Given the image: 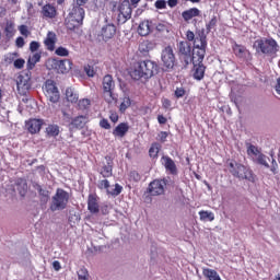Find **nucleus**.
Wrapping results in <instances>:
<instances>
[{"mask_svg": "<svg viewBox=\"0 0 280 280\" xmlns=\"http://www.w3.org/2000/svg\"><path fill=\"white\" fill-rule=\"evenodd\" d=\"M155 73H159V63L147 59L136 62L130 75L133 80H150Z\"/></svg>", "mask_w": 280, "mask_h": 280, "instance_id": "f257e3e1", "label": "nucleus"}, {"mask_svg": "<svg viewBox=\"0 0 280 280\" xmlns=\"http://www.w3.org/2000/svg\"><path fill=\"white\" fill-rule=\"evenodd\" d=\"M254 49H256L257 54H264V56H270V58H277V54H279V43L277 39L269 38H260L254 42Z\"/></svg>", "mask_w": 280, "mask_h": 280, "instance_id": "f03ea898", "label": "nucleus"}, {"mask_svg": "<svg viewBox=\"0 0 280 280\" xmlns=\"http://www.w3.org/2000/svg\"><path fill=\"white\" fill-rule=\"evenodd\" d=\"M228 170L230 174L234 176V178H238V180H249V183H255V174L250 167L232 160L228 164Z\"/></svg>", "mask_w": 280, "mask_h": 280, "instance_id": "7ed1b4c3", "label": "nucleus"}, {"mask_svg": "<svg viewBox=\"0 0 280 280\" xmlns=\"http://www.w3.org/2000/svg\"><path fill=\"white\" fill-rule=\"evenodd\" d=\"M207 54V35L200 33L196 36L192 48V57L190 58L192 65H200L205 60Z\"/></svg>", "mask_w": 280, "mask_h": 280, "instance_id": "20e7f679", "label": "nucleus"}, {"mask_svg": "<svg viewBox=\"0 0 280 280\" xmlns=\"http://www.w3.org/2000/svg\"><path fill=\"white\" fill-rule=\"evenodd\" d=\"M67 205H69V192L62 188H58L52 197L50 211H63Z\"/></svg>", "mask_w": 280, "mask_h": 280, "instance_id": "39448f33", "label": "nucleus"}, {"mask_svg": "<svg viewBox=\"0 0 280 280\" xmlns=\"http://www.w3.org/2000/svg\"><path fill=\"white\" fill-rule=\"evenodd\" d=\"M117 34V26L109 22L108 19H105L104 24L101 25L100 31L97 32L98 40H103L104 43H108V40H113Z\"/></svg>", "mask_w": 280, "mask_h": 280, "instance_id": "423d86ee", "label": "nucleus"}, {"mask_svg": "<svg viewBox=\"0 0 280 280\" xmlns=\"http://www.w3.org/2000/svg\"><path fill=\"white\" fill-rule=\"evenodd\" d=\"M102 84L105 102H107V104H113V102L116 100L115 94L113 93V91H115V80L113 79V75L106 74L103 78Z\"/></svg>", "mask_w": 280, "mask_h": 280, "instance_id": "0eeeda50", "label": "nucleus"}, {"mask_svg": "<svg viewBox=\"0 0 280 280\" xmlns=\"http://www.w3.org/2000/svg\"><path fill=\"white\" fill-rule=\"evenodd\" d=\"M44 93L47 100H49V102L52 104H58V102H60V92L58 91V88L54 81L47 80L45 82Z\"/></svg>", "mask_w": 280, "mask_h": 280, "instance_id": "6e6552de", "label": "nucleus"}, {"mask_svg": "<svg viewBox=\"0 0 280 280\" xmlns=\"http://www.w3.org/2000/svg\"><path fill=\"white\" fill-rule=\"evenodd\" d=\"M162 62L166 69H174L176 65V56L172 46H167L162 50Z\"/></svg>", "mask_w": 280, "mask_h": 280, "instance_id": "1a4fd4ad", "label": "nucleus"}, {"mask_svg": "<svg viewBox=\"0 0 280 280\" xmlns=\"http://www.w3.org/2000/svg\"><path fill=\"white\" fill-rule=\"evenodd\" d=\"M16 86L20 95H27V92L32 89V79L27 74H20L16 79Z\"/></svg>", "mask_w": 280, "mask_h": 280, "instance_id": "9d476101", "label": "nucleus"}, {"mask_svg": "<svg viewBox=\"0 0 280 280\" xmlns=\"http://www.w3.org/2000/svg\"><path fill=\"white\" fill-rule=\"evenodd\" d=\"M165 187H167V180L154 179L149 185V194L151 196H163L165 194Z\"/></svg>", "mask_w": 280, "mask_h": 280, "instance_id": "9b49d317", "label": "nucleus"}, {"mask_svg": "<svg viewBox=\"0 0 280 280\" xmlns=\"http://www.w3.org/2000/svg\"><path fill=\"white\" fill-rule=\"evenodd\" d=\"M106 162H102L100 174L103 178H110L113 176V166L115 165V159L110 155L105 156Z\"/></svg>", "mask_w": 280, "mask_h": 280, "instance_id": "f8f14e48", "label": "nucleus"}, {"mask_svg": "<svg viewBox=\"0 0 280 280\" xmlns=\"http://www.w3.org/2000/svg\"><path fill=\"white\" fill-rule=\"evenodd\" d=\"M118 18L124 19V22L129 21V19L132 18V7L130 5V1L124 0L119 5H118Z\"/></svg>", "mask_w": 280, "mask_h": 280, "instance_id": "ddd939ff", "label": "nucleus"}, {"mask_svg": "<svg viewBox=\"0 0 280 280\" xmlns=\"http://www.w3.org/2000/svg\"><path fill=\"white\" fill-rule=\"evenodd\" d=\"M45 121L38 118H31L25 122V127L31 135H38Z\"/></svg>", "mask_w": 280, "mask_h": 280, "instance_id": "4468645a", "label": "nucleus"}, {"mask_svg": "<svg viewBox=\"0 0 280 280\" xmlns=\"http://www.w3.org/2000/svg\"><path fill=\"white\" fill-rule=\"evenodd\" d=\"M54 67L58 73H68L73 67V62L69 59L54 60Z\"/></svg>", "mask_w": 280, "mask_h": 280, "instance_id": "2eb2a0df", "label": "nucleus"}, {"mask_svg": "<svg viewBox=\"0 0 280 280\" xmlns=\"http://www.w3.org/2000/svg\"><path fill=\"white\" fill-rule=\"evenodd\" d=\"M88 210L90 211V213H100V197H97V195H89Z\"/></svg>", "mask_w": 280, "mask_h": 280, "instance_id": "dca6fc26", "label": "nucleus"}, {"mask_svg": "<svg viewBox=\"0 0 280 280\" xmlns=\"http://www.w3.org/2000/svg\"><path fill=\"white\" fill-rule=\"evenodd\" d=\"M233 54L236 56V58H248L250 56V50L246 48V46L234 43L232 46Z\"/></svg>", "mask_w": 280, "mask_h": 280, "instance_id": "f3484780", "label": "nucleus"}, {"mask_svg": "<svg viewBox=\"0 0 280 280\" xmlns=\"http://www.w3.org/2000/svg\"><path fill=\"white\" fill-rule=\"evenodd\" d=\"M152 22L144 20L138 26V34L139 36H150V34H152Z\"/></svg>", "mask_w": 280, "mask_h": 280, "instance_id": "a211bd4d", "label": "nucleus"}, {"mask_svg": "<svg viewBox=\"0 0 280 280\" xmlns=\"http://www.w3.org/2000/svg\"><path fill=\"white\" fill-rule=\"evenodd\" d=\"M128 130H130V125H128V122H120L113 130V135L114 137H119L120 139H124V137L128 135Z\"/></svg>", "mask_w": 280, "mask_h": 280, "instance_id": "6ab92c4d", "label": "nucleus"}, {"mask_svg": "<svg viewBox=\"0 0 280 280\" xmlns=\"http://www.w3.org/2000/svg\"><path fill=\"white\" fill-rule=\"evenodd\" d=\"M194 68H192V77L195 80H203L205 78V71H207V67H205V63L200 62V63H192Z\"/></svg>", "mask_w": 280, "mask_h": 280, "instance_id": "aec40b11", "label": "nucleus"}, {"mask_svg": "<svg viewBox=\"0 0 280 280\" xmlns=\"http://www.w3.org/2000/svg\"><path fill=\"white\" fill-rule=\"evenodd\" d=\"M56 33L54 32H48L47 36L44 40V45L48 51H54L56 49Z\"/></svg>", "mask_w": 280, "mask_h": 280, "instance_id": "412c9836", "label": "nucleus"}, {"mask_svg": "<svg viewBox=\"0 0 280 280\" xmlns=\"http://www.w3.org/2000/svg\"><path fill=\"white\" fill-rule=\"evenodd\" d=\"M42 14L45 19H56L58 16V10L51 4H45L42 8Z\"/></svg>", "mask_w": 280, "mask_h": 280, "instance_id": "4be33fe9", "label": "nucleus"}, {"mask_svg": "<svg viewBox=\"0 0 280 280\" xmlns=\"http://www.w3.org/2000/svg\"><path fill=\"white\" fill-rule=\"evenodd\" d=\"M163 161L165 170L170 172V174H173V176H176V174H178V168L176 167L174 160L170 156H163Z\"/></svg>", "mask_w": 280, "mask_h": 280, "instance_id": "5701e85b", "label": "nucleus"}, {"mask_svg": "<svg viewBox=\"0 0 280 280\" xmlns=\"http://www.w3.org/2000/svg\"><path fill=\"white\" fill-rule=\"evenodd\" d=\"M84 8L73 5L68 16H72V19L82 23L84 21Z\"/></svg>", "mask_w": 280, "mask_h": 280, "instance_id": "b1692460", "label": "nucleus"}, {"mask_svg": "<svg viewBox=\"0 0 280 280\" xmlns=\"http://www.w3.org/2000/svg\"><path fill=\"white\" fill-rule=\"evenodd\" d=\"M178 51L185 58H191V44L188 42H179L177 44Z\"/></svg>", "mask_w": 280, "mask_h": 280, "instance_id": "393cba45", "label": "nucleus"}, {"mask_svg": "<svg viewBox=\"0 0 280 280\" xmlns=\"http://www.w3.org/2000/svg\"><path fill=\"white\" fill-rule=\"evenodd\" d=\"M196 16H200V10L198 8H191L182 13V19H184L186 23H189L191 19H196Z\"/></svg>", "mask_w": 280, "mask_h": 280, "instance_id": "a878e982", "label": "nucleus"}, {"mask_svg": "<svg viewBox=\"0 0 280 280\" xmlns=\"http://www.w3.org/2000/svg\"><path fill=\"white\" fill-rule=\"evenodd\" d=\"M65 25L67 27V30H70L71 32H73V30L80 27V25H82V22H79V20H75V18L68 15L65 20Z\"/></svg>", "mask_w": 280, "mask_h": 280, "instance_id": "bb28decb", "label": "nucleus"}, {"mask_svg": "<svg viewBox=\"0 0 280 280\" xmlns=\"http://www.w3.org/2000/svg\"><path fill=\"white\" fill-rule=\"evenodd\" d=\"M156 48V43L152 42V40H143L140 45H139V51H141V54H148L149 51H152V49Z\"/></svg>", "mask_w": 280, "mask_h": 280, "instance_id": "cd10ccee", "label": "nucleus"}, {"mask_svg": "<svg viewBox=\"0 0 280 280\" xmlns=\"http://www.w3.org/2000/svg\"><path fill=\"white\" fill-rule=\"evenodd\" d=\"M202 276L206 280H217L220 277V273L215 269L202 267Z\"/></svg>", "mask_w": 280, "mask_h": 280, "instance_id": "c85d7f7f", "label": "nucleus"}, {"mask_svg": "<svg viewBox=\"0 0 280 280\" xmlns=\"http://www.w3.org/2000/svg\"><path fill=\"white\" fill-rule=\"evenodd\" d=\"M66 98H67V102H70L71 104H77L78 100H80V96L78 95V93L73 88H67Z\"/></svg>", "mask_w": 280, "mask_h": 280, "instance_id": "c756f323", "label": "nucleus"}, {"mask_svg": "<svg viewBox=\"0 0 280 280\" xmlns=\"http://www.w3.org/2000/svg\"><path fill=\"white\" fill-rule=\"evenodd\" d=\"M15 185L18 187L20 196H25L27 194V180L23 178H18Z\"/></svg>", "mask_w": 280, "mask_h": 280, "instance_id": "7c9ffc66", "label": "nucleus"}, {"mask_svg": "<svg viewBox=\"0 0 280 280\" xmlns=\"http://www.w3.org/2000/svg\"><path fill=\"white\" fill-rule=\"evenodd\" d=\"M159 152H161V144L159 142H153L149 149V156L151 159H159Z\"/></svg>", "mask_w": 280, "mask_h": 280, "instance_id": "2f4dec72", "label": "nucleus"}, {"mask_svg": "<svg viewBox=\"0 0 280 280\" xmlns=\"http://www.w3.org/2000/svg\"><path fill=\"white\" fill-rule=\"evenodd\" d=\"M199 218H200L201 222H207V220L209 222H213V220H215V214H213V212H210L207 210H201V211H199Z\"/></svg>", "mask_w": 280, "mask_h": 280, "instance_id": "473e14b6", "label": "nucleus"}, {"mask_svg": "<svg viewBox=\"0 0 280 280\" xmlns=\"http://www.w3.org/2000/svg\"><path fill=\"white\" fill-rule=\"evenodd\" d=\"M46 133L48 137H58L60 135V127L58 125H48Z\"/></svg>", "mask_w": 280, "mask_h": 280, "instance_id": "72a5a7b5", "label": "nucleus"}, {"mask_svg": "<svg viewBox=\"0 0 280 280\" xmlns=\"http://www.w3.org/2000/svg\"><path fill=\"white\" fill-rule=\"evenodd\" d=\"M72 126H74V128H83L86 126V116H77L73 118Z\"/></svg>", "mask_w": 280, "mask_h": 280, "instance_id": "f704fd0d", "label": "nucleus"}, {"mask_svg": "<svg viewBox=\"0 0 280 280\" xmlns=\"http://www.w3.org/2000/svg\"><path fill=\"white\" fill-rule=\"evenodd\" d=\"M130 106H132V101L128 96H125L120 103L119 112L124 114Z\"/></svg>", "mask_w": 280, "mask_h": 280, "instance_id": "c9c22d12", "label": "nucleus"}, {"mask_svg": "<svg viewBox=\"0 0 280 280\" xmlns=\"http://www.w3.org/2000/svg\"><path fill=\"white\" fill-rule=\"evenodd\" d=\"M247 154L248 156H252L253 159H255L261 154V151H259V149L255 147V144H248Z\"/></svg>", "mask_w": 280, "mask_h": 280, "instance_id": "e433bc0d", "label": "nucleus"}, {"mask_svg": "<svg viewBox=\"0 0 280 280\" xmlns=\"http://www.w3.org/2000/svg\"><path fill=\"white\" fill-rule=\"evenodd\" d=\"M4 32H5V36L8 38H12V36H14V34L16 32V30H14V23L7 22Z\"/></svg>", "mask_w": 280, "mask_h": 280, "instance_id": "4c0bfd02", "label": "nucleus"}, {"mask_svg": "<svg viewBox=\"0 0 280 280\" xmlns=\"http://www.w3.org/2000/svg\"><path fill=\"white\" fill-rule=\"evenodd\" d=\"M255 160H256V163H258V165L270 167V165L268 164V161H270V158H267L266 155H264V153H260L259 155H257Z\"/></svg>", "mask_w": 280, "mask_h": 280, "instance_id": "58836bf2", "label": "nucleus"}, {"mask_svg": "<svg viewBox=\"0 0 280 280\" xmlns=\"http://www.w3.org/2000/svg\"><path fill=\"white\" fill-rule=\"evenodd\" d=\"M90 107H91V100L89 98H83L78 102L79 110H89Z\"/></svg>", "mask_w": 280, "mask_h": 280, "instance_id": "ea45409f", "label": "nucleus"}, {"mask_svg": "<svg viewBox=\"0 0 280 280\" xmlns=\"http://www.w3.org/2000/svg\"><path fill=\"white\" fill-rule=\"evenodd\" d=\"M78 280H89V270L85 267L80 268L77 271Z\"/></svg>", "mask_w": 280, "mask_h": 280, "instance_id": "a19ab883", "label": "nucleus"}, {"mask_svg": "<svg viewBox=\"0 0 280 280\" xmlns=\"http://www.w3.org/2000/svg\"><path fill=\"white\" fill-rule=\"evenodd\" d=\"M97 188L101 190L106 189L107 194H110V190H108L110 188V182L108 179H101L98 180Z\"/></svg>", "mask_w": 280, "mask_h": 280, "instance_id": "79ce46f5", "label": "nucleus"}, {"mask_svg": "<svg viewBox=\"0 0 280 280\" xmlns=\"http://www.w3.org/2000/svg\"><path fill=\"white\" fill-rule=\"evenodd\" d=\"M218 25V16H212V19L209 21V23L206 24L207 33L211 32L214 27Z\"/></svg>", "mask_w": 280, "mask_h": 280, "instance_id": "37998d69", "label": "nucleus"}, {"mask_svg": "<svg viewBox=\"0 0 280 280\" xmlns=\"http://www.w3.org/2000/svg\"><path fill=\"white\" fill-rule=\"evenodd\" d=\"M129 180L131 183H139V180H141V174H139L137 171H131L129 173Z\"/></svg>", "mask_w": 280, "mask_h": 280, "instance_id": "c03bdc74", "label": "nucleus"}, {"mask_svg": "<svg viewBox=\"0 0 280 280\" xmlns=\"http://www.w3.org/2000/svg\"><path fill=\"white\" fill-rule=\"evenodd\" d=\"M56 56L67 57L69 56V49L60 46L55 50Z\"/></svg>", "mask_w": 280, "mask_h": 280, "instance_id": "a18cd8bd", "label": "nucleus"}, {"mask_svg": "<svg viewBox=\"0 0 280 280\" xmlns=\"http://www.w3.org/2000/svg\"><path fill=\"white\" fill-rule=\"evenodd\" d=\"M161 102H162V108H164L165 110H172V101L170 98L163 97Z\"/></svg>", "mask_w": 280, "mask_h": 280, "instance_id": "49530a36", "label": "nucleus"}, {"mask_svg": "<svg viewBox=\"0 0 280 280\" xmlns=\"http://www.w3.org/2000/svg\"><path fill=\"white\" fill-rule=\"evenodd\" d=\"M186 93L187 92L185 91L184 88H176L174 95H175L176 100H180V97H185Z\"/></svg>", "mask_w": 280, "mask_h": 280, "instance_id": "de8ad7c7", "label": "nucleus"}, {"mask_svg": "<svg viewBox=\"0 0 280 280\" xmlns=\"http://www.w3.org/2000/svg\"><path fill=\"white\" fill-rule=\"evenodd\" d=\"M121 191H124V187H121V185H119V184H115V189H113L108 194H110V196H119V194H121Z\"/></svg>", "mask_w": 280, "mask_h": 280, "instance_id": "09e8293b", "label": "nucleus"}, {"mask_svg": "<svg viewBox=\"0 0 280 280\" xmlns=\"http://www.w3.org/2000/svg\"><path fill=\"white\" fill-rule=\"evenodd\" d=\"M154 5H155L156 10H165V8H167V1L156 0Z\"/></svg>", "mask_w": 280, "mask_h": 280, "instance_id": "8fccbe9b", "label": "nucleus"}, {"mask_svg": "<svg viewBox=\"0 0 280 280\" xmlns=\"http://www.w3.org/2000/svg\"><path fill=\"white\" fill-rule=\"evenodd\" d=\"M84 71H85V73L89 78H94L95 77V68H93L92 66H89V65L85 66Z\"/></svg>", "mask_w": 280, "mask_h": 280, "instance_id": "3c124183", "label": "nucleus"}, {"mask_svg": "<svg viewBox=\"0 0 280 280\" xmlns=\"http://www.w3.org/2000/svg\"><path fill=\"white\" fill-rule=\"evenodd\" d=\"M100 126L104 129V130H110V122H108V119L106 118H102L100 120Z\"/></svg>", "mask_w": 280, "mask_h": 280, "instance_id": "603ef678", "label": "nucleus"}, {"mask_svg": "<svg viewBox=\"0 0 280 280\" xmlns=\"http://www.w3.org/2000/svg\"><path fill=\"white\" fill-rule=\"evenodd\" d=\"M109 119L113 124H117L119 121V114L117 112H109Z\"/></svg>", "mask_w": 280, "mask_h": 280, "instance_id": "864d4df0", "label": "nucleus"}, {"mask_svg": "<svg viewBox=\"0 0 280 280\" xmlns=\"http://www.w3.org/2000/svg\"><path fill=\"white\" fill-rule=\"evenodd\" d=\"M186 38L189 40V43H196V34H194L192 31L186 32Z\"/></svg>", "mask_w": 280, "mask_h": 280, "instance_id": "5fc2aeb1", "label": "nucleus"}, {"mask_svg": "<svg viewBox=\"0 0 280 280\" xmlns=\"http://www.w3.org/2000/svg\"><path fill=\"white\" fill-rule=\"evenodd\" d=\"M19 30L22 36H25V38L30 36V31L27 30L26 25H21Z\"/></svg>", "mask_w": 280, "mask_h": 280, "instance_id": "6e6d98bb", "label": "nucleus"}, {"mask_svg": "<svg viewBox=\"0 0 280 280\" xmlns=\"http://www.w3.org/2000/svg\"><path fill=\"white\" fill-rule=\"evenodd\" d=\"M39 48H40V44L38 42H31L30 44L31 51H38Z\"/></svg>", "mask_w": 280, "mask_h": 280, "instance_id": "4d7b16f0", "label": "nucleus"}, {"mask_svg": "<svg viewBox=\"0 0 280 280\" xmlns=\"http://www.w3.org/2000/svg\"><path fill=\"white\" fill-rule=\"evenodd\" d=\"M24 66H25V60L23 59H16L14 61L15 69H23Z\"/></svg>", "mask_w": 280, "mask_h": 280, "instance_id": "13d9d810", "label": "nucleus"}, {"mask_svg": "<svg viewBox=\"0 0 280 280\" xmlns=\"http://www.w3.org/2000/svg\"><path fill=\"white\" fill-rule=\"evenodd\" d=\"M15 45L19 48L25 47V39L22 36L18 37L15 40Z\"/></svg>", "mask_w": 280, "mask_h": 280, "instance_id": "bf43d9fd", "label": "nucleus"}, {"mask_svg": "<svg viewBox=\"0 0 280 280\" xmlns=\"http://www.w3.org/2000/svg\"><path fill=\"white\" fill-rule=\"evenodd\" d=\"M156 32H167V25L163 24V23H159L155 26Z\"/></svg>", "mask_w": 280, "mask_h": 280, "instance_id": "052dcab7", "label": "nucleus"}, {"mask_svg": "<svg viewBox=\"0 0 280 280\" xmlns=\"http://www.w3.org/2000/svg\"><path fill=\"white\" fill-rule=\"evenodd\" d=\"M167 131H161L160 132V135H159V137H160V141L162 142V143H165L166 141H167Z\"/></svg>", "mask_w": 280, "mask_h": 280, "instance_id": "680f3d73", "label": "nucleus"}, {"mask_svg": "<svg viewBox=\"0 0 280 280\" xmlns=\"http://www.w3.org/2000/svg\"><path fill=\"white\" fill-rule=\"evenodd\" d=\"M279 168V165L277 164V161L272 159L270 170L273 174H277V170Z\"/></svg>", "mask_w": 280, "mask_h": 280, "instance_id": "e2e57ef3", "label": "nucleus"}, {"mask_svg": "<svg viewBox=\"0 0 280 280\" xmlns=\"http://www.w3.org/2000/svg\"><path fill=\"white\" fill-rule=\"evenodd\" d=\"M158 121L161 125H165V124H167V118L163 115H158Z\"/></svg>", "mask_w": 280, "mask_h": 280, "instance_id": "0e129e2a", "label": "nucleus"}, {"mask_svg": "<svg viewBox=\"0 0 280 280\" xmlns=\"http://www.w3.org/2000/svg\"><path fill=\"white\" fill-rule=\"evenodd\" d=\"M88 2H89V0H75L74 7L82 8V5H86Z\"/></svg>", "mask_w": 280, "mask_h": 280, "instance_id": "69168bd1", "label": "nucleus"}, {"mask_svg": "<svg viewBox=\"0 0 280 280\" xmlns=\"http://www.w3.org/2000/svg\"><path fill=\"white\" fill-rule=\"evenodd\" d=\"M52 268H54V270H56L58 272V270H60L62 268V266H60V261L55 260L52 262Z\"/></svg>", "mask_w": 280, "mask_h": 280, "instance_id": "338daca9", "label": "nucleus"}, {"mask_svg": "<svg viewBox=\"0 0 280 280\" xmlns=\"http://www.w3.org/2000/svg\"><path fill=\"white\" fill-rule=\"evenodd\" d=\"M275 91L278 95H280V78L276 80Z\"/></svg>", "mask_w": 280, "mask_h": 280, "instance_id": "774afa93", "label": "nucleus"}]
</instances>
